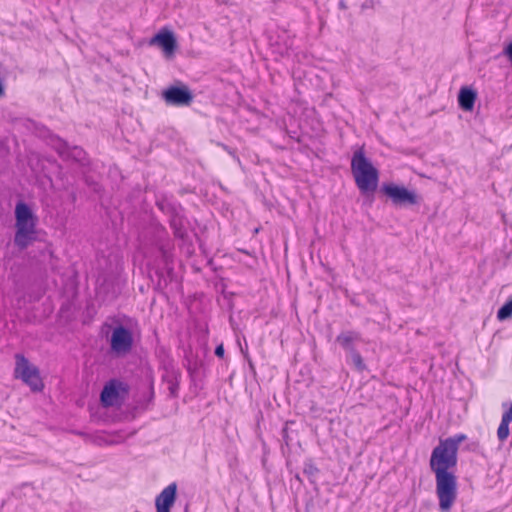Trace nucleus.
<instances>
[{
  "mask_svg": "<svg viewBox=\"0 0 512 512\" xmlns=\"http://www.w3.org/2000/svg\"><path fill=\"white\" fill-rule=\"evenodd\" d=\"M151 44L159 45L167 54H172L176 49V39L170 31H161L156 34L152 38Z\"/></svg>",
  "mask_w": 512,
  "mask_h": 512,
  "instance_id": "obj_14",
  "label": "nucleus"
},
{
  "mask_svg": "<svg viewBox=\"0 0 512 512\" xmlns=\"http://www.w3.org/2000/svg\"><path fill=\"white\" fill-rule=\"evenodd\" d=\"M16 221L34 220L31 209L25 203H18L15 209Z\"/></svg>",
  "mask_w": 512,
  "mask_h": 512,
  "instance_id": "obj_17",
  "label": "nucleus"
},
{
  "mask_svg": "<svg viewBox=\"0 0 512 512\" xmlns=\"http://www.w3.org/2000/svg\"><path fill=\"white\" fill-rule=\"evenodd\" d=\"M339 7L342 8V9L346 8V5H345L344 1H340L339 2Z\"/></svg>",
  "mask_w": 512,
  "mask_h": 512,
  "instance_id": "obj_26",
  "label": "nucleus"
},
{
  "mask_svg": "<svg viewBox=\"0 0 512 512\" xmlns=\"http://www.w3.org/2000/svg\"><path fill=\"white\" fill-rule=\"evenodd\" d=\"M360 340V334L356 331H346L339 334L336 341L346 350H354L353 342Z\"/></svg>",
  "mask_w": 512,
  "mask_h": 512,
  "instance_id": "obj_16",
  "label": "nucleus"
},
{
  "mask_svg": "<svg viewBox=\"0 0 512 512\" xmlns=\"http://www.w3.org/2000/svg\"><path fill=\"white\" fill-rule=\"evenodd\" d=\"M457 461V452L442 440L432 450L429 466L435 474L440 512H449L457 499V477L454 474Z\"/></svg>",
  "mask_w": 512,
  "mask_h": 512,
  "instance_id": "obj_1",
  "label": "nucleus"
},
{
  "mask_svg": "<svg viewBox=\"0 0 512 512\" xmlns=\"http://www.w3.org/2000/svg\"><path fill=\"white\" fill-rule=\"evenodd\" d=\"M504 413L501 418L500 425L497 429V437L500 442H504L509 436V425L512 422V402L505 401L502 403Z\"/></svg>",
  "mask_w": 512,
  "mask_h": 512,
  "instance_id": "obj_12",
  "label": "nucleus"
},
{
  "mask_svg": "<svg viewBox=\"0 0 512 512\" xmlns=\"http://www.w3.org/2000/svg\"><path fill=\"white\" fill-rule=\"evenodd\" d=\"M159 206L162 210L164 209V204H160Z\"/></svg>",
  "mask_w": 512,
  "mask_h": 512,
  "instance_id": "obj_27",
  "label": "nucleus"
},
{
  "mask_svg": "<svg viewBox=\"0 0 512 512\" xmlns=\"http://www.w3.org/2000/svg\"><path fill=\"white\" fill-rule=\"evenodd\" d=\"M35 235V221H16V233L14 243L20 249H25L29 243L34 239Z\"/></svg>",
  "mask_w": 512,
  "mask_h": 512,
  "instance_id": "obj_8",
  "label": "nucleus"
},
{
  "mask_svg": "<svg viewBox=\"0 0 512 512\" xmlns=\"http://www.w3.org/2000/svg\"><path fill=\"white\" fill-rule=\"evenodd\" d=\"M503 55H505L512 63V41L504 48Z\"/></svg>",
  "mask_w": 512,
  "mask_h": 512,
  "instance_id": "obj_22",
  "label": "nucleus"
},
{
  "mask_svg": "<svg viewBox=\"0 0 512 512\" xmlns=\"http://www.w3.org/2000/svg\"><path fill=\"white\" fill-rule=\"evenodd\" d=\"M466 440V435L464 434H456L452 437L446 438L442 440L446 445L452 448L455 452L458 453L459 445Z\"/></svg>",
  "mask_w": 512,
  "mask_h": 512,
  "instance_id": "obj_18",
  "label": "nucleus"
},
{
  "mask_svg": "<svg viewBox=\"0 0 512 512\" xmlns=\"http://www.w3.org/2000/svg\"><path fill=\"white\" fill-rule=\"evenodd\" d=\"M158 254H159V264L155 265L156 274L160 278H162V277H164L163 270H166L167 277L171 280L172 273H173L172 254L164 247H160L158 249Z\"/></svg>",
  "mask_w": 512,
  "mask_h": 512,
  "instance_id": "obj_13",
  "label": "nucleus"
},
{
  "mask_svg": "<svg viewBox=\"0 0 512 512\" xmlns=\"http://www.w3.org/2000/svg\"><path fill=\"white\" fill-rule=\"evenodd\" d=\"M476 98L477 94L472 88L462 87L458 94L459 106L464 111H472L474 108Z\"/></svg>",
  "mask_w": 512,
  "mask_h": 512,
  "instance_id": "obj_15",
  "label": "nucleus"
},
{
  "mask_svg": "<svg viewBox=\"0 0 512 512\" xmlns=\"http://www.w3.org/2000/svg\"><path fill=\"white\" fill-rule=\"evenodd\" d=\"M132 347V332L122 325L115 327L110 338L111 350L117 355H125L131 351Z\"/></svg>",
  "mask_w": 512,
  "mask_h": 512,
  "instance_id": "obj_5",
  "label": "nucleus"
},
{
  "mask_svg": "<svg viewBox=\"0 0 512 512\" xmlns=\"http://www.w3.org/2000/svg\"><path fill=\"white\" fill-rule=\"evenodd\" d=\"M178 386L176 384H173L169 387L171 395L175 396L177 392Z\"/></svg>",
  "mask_w": 512,
  "mask_h": 512,
  "instance_id": "obj_25",
  "label": "nucleus"
},
{
  "mask_svg": "<svg viewBox=\"0 0 512 512\" xmlns=\"http://www.w3.org/2000/svg\"><path fill=\"white\" fill-rule=\"evenodd\" d=\"M303 471L309 477H313L319 472L318 468L314 465L312 461H307L304 463Z\"/></svg>",
  "mask_w": 512,
  "mask_h": 512,
  "instance_id": "obj_21",
  "label": "nucleus"
},
{
  "mask_svg": "<svg viewBox=\"0 0 512 512\" xmlns=\"http://www.w3.org/2000/svg\"><path fill=\"white\" fill-rule=\"evenodd\" d=\"M16 366L14 374L16 378H20L27 384L32 391H41L43 382L36 366L31 365L28 359L22 354H16Z\"/></svg>",
  "mask_w": 512,
  "mask_h": 512,
  "instance_id": "obj_3",
  "label": "nucleus"
},
{
  "mask_svg": "<svg viewBox=\"0 0 512 512\" xmlns=\"http://www.w3.org/2000/svg\"><path fill=\"white\" fill-rule=\"evenodd\" d=\"M162 98L167 105L188 106L193 101V94L186 85L170 86L162 92Z\"/></svg>",
  "mask_w": 512,
  "mask_h": 512,
  "instance_id": "obj_6",
  "label": "nucleus"
},
{
  "mask_svg": "<svg viewBox=\"0 0 512 512\" xmlns=\"http://www.w3.org/2000/svg\"><path fill=\"white\" fill-rule=\"evenodd\" d=\"M127 387L121 381L112 379L103 388L100 400L104 407H112L121 401L127 393Z\"/></svg>",
  "mask_w": 512,
  "mask_h": 512,
  "instance_id": "obj_7",
  "label": "nucleus"
},
{
  "mask_svg": "<svg viewBox=\"0 0 512 512\" xmlns=\"http://www.w3.org/2000/svg\"><path fill=\"white\" fill-rule=\"evenodd\" d=\"M177 485L176 483L169 484L155 499V506L157 512H170L176 499Z\"/></svg>",
  "mask_w": 512,
  "mask_h": 512,
  "instance_id": "obj_11",
  "label": "nucleus"
},
{
  "mask_svg": "<svg viewBox=\"0 0 512 512\" xmlns=\"http://www.w3.org/2000/svg\"><path fill=\"white\" fill-rule=\"evenodd\" d=\"M170 226L177 238L184 239L187 235V220L183 215V209L180 205H172L169 208Z\"/></svg>",
  "mask_w": 512,
  "mask_h": 512,
  "instance_id": "obj_9",
  "label": "nucleus"
},
{
  "mask_svg": "<svg viewBox=\"0 0 512 512\" xmlns=\"http://www.w3.org/2000/svg\"><path fill=\"white\" fill-rule=\"evenodd\" d=\"M289 50H290V46L286 44L285 47L279 49L278 52L280 53V55L284 56V55H289Z\"/></svg>",
  "mask_w": 512,
  "mask_h": 512,
  "instance_id": "obj_24",
  "label": "nucleus"
},
{
  "mask_svg": "<svg viewBox=\"0 0 512 512\" xmlns=\"http://www.w3.org/2000/svg\"><path fill=\"white\" fill-rule=\"evenodd\" d=\"M215 355L222 358L224 356V347L222 344L218 345L215 349Z\"/></svg>",
  "mask_w": 512,
  "mask_h": 512,
  "instance_id": "obj_23",
  "label": "nucleus"
},
{
  "mask_svg": "<svg viewBox=\"0 0 512 512\" xmlns=\"http://www.w3.org/2000/svg\"><path fill=\"white\" fill-rule=\"evenodd\" d=\"M349 355L352 364L357 368V370L363 371L366 368L360 353L356 349L349 351Z\"/></svg>",
  "mask_w": 512,
  "mask_h": 512,
  "instance_id": "obj_20",
  "label": "nucleus"
},
{
  "mask_svg": "<svg viewBox=\"0 0 512 512\" xmlns=\"http://www.w3.org/2000/svg\"><path fill=\"white\" fill-rule=\"evenodd\" d=\"M351 171L362 194L375 192L378 186L379 173L366 158L363 149L354 152L351 159Z\"/></svg>",
  "mask_w": 512,
  "mask_h": 512,
  "instance_id": "obj_2",
  "label": "nucleus"
},
{
  "mask_svg": "<svg viewBox=\"0 0 512 512\" xmlns=\"http://www.w3.org/2000/svg\"><path fill=\"white\" fill-rule=\"evenodd\" d=\"M55 149L58 154L65 160H72L81 164L86 161L85 151L78 146H69L67 142L58 139L55 143Z\"/></svg>",
  "mask_w": 512,
  "mask_h": 512,
  "instance_id": "obj_10",
  "label": "nucleus"
},
{
  "mask_svg": "<svg viewBox=\"0 0 512 512\" xmlns=\"http://www.w3.org/2000/svg\"><path fill=\"white\" fill-rule=\"evenodd\" d=\"M512 317V299H509L498 311L497 318L500 321L507 320Z\"/></svg>",
  "mask_w": 512,
  "mask_h": 512,
  "instance_id": "obj_19",
  "label": "nucleus"
},
{
  "mask_svg": "<svg viewBox=\"0 0 512 512\" xmlns=\"http://www.w3.org/2000/svg\"><path fill=\"white\" fill-rule=\"evenodd\" d=\"M383 193L388 196L396 206L417 205L419 197L414 191L396 184H385L382 187Z\"/></svg>",
  "mask_w": 512,
  "mask_h": 512,
  "instance_id": "obj_4",
  "label": "nucleus"
}]
</instances>
